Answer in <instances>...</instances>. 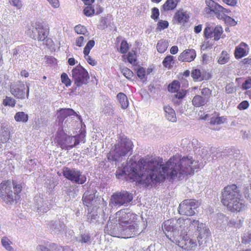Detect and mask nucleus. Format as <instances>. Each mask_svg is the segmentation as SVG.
<instances>
[{
	"instance_id": "obj_45",
	"label": "nucleus",
	"mask_w": 251,
	"mask_h": 251,
	"mask_svg": "<svg viewBox=\"0 0 251 251\" xmlns=\"http://www.w3.org/2000/svg\"><path fill=\"white\" fill-rule=\"evenodd\" d=\"M174 57L171 55L167 56L163 61L162 64L165 67L170 68L173 63Z\"/></svg>"
},
{
	"instance_id": "obj_16",
	"label": "nucleus",
	"mask_w": 251,
	"mask_h": 251,
	"mask_svg": "<svg viewBox=\"0 0 251 251\" xmlns=\"http://www.w3.org/2000/svg\"><path fill=\"white\" fill-rule=\"evenodd\" d=\"M199 205L198 201L195 200H185L179 204L178 212L181 215L192 216L195 213V209Z\"/></svg>"
},
{
	"instance_id": "obj_3",
	"label": "nucleus",
	"mask_w": 251,
	"mask_h": 251,
	"mask_svg": "<svg viewBox=\"0 0 251 251\" xmlns=\"http://www.w3.org/2000/svg\"><path fill=\"white\" fill-rule=\"evenodd\" d=\"M133 147V143L129 139L124 135H120L107 154L108 161L116 165L124 157L132 154Z\"/></svg>"
},
{
	"instance_id": "obj_25",
	"label": "nucleus",
	"mask_w": 251,
	"mask_h": 251,
	"mask_svg": "<svg viewBox=\"0 0 251 251\" xmlns=\"http://www.w3.org/2000/svg\"><path fill=\"white\" fill-rule=\"evenodd\" d=\"M208 98L200 95H196L193 99L192 103L195 107L204 105L208 102Z\"/></svg>"
},
{
	"instance_id": "obj_38",
	"label": "nucleus",
	"mask_w": 251,
	"mask_h": 251,
	"mask_svg": "<svg viewBox=\"0 0 251 251\" xmlns=\"http://www.w3.org/2000/svg\"><path fill=\"white\" fill-rule=\"evenodd\" d=\"M191 76L195 80L201 81L203 80L201 71L199 69H195L192 71Z\"/></svg>"
},
{
	"instance_id": "obj_24",
	"label": "nucleus",
	"mask_w": 251,
	"mask_h": 251,
	"mask_svg": "<svg viewBox=\"0 0 251 251\" xmlns=\"http://www.w3.org/2000/svg\"><path fill=\"white\" fill-rule=\"evenodd\" d=\"M49 227L52 233H57L64 229V225L63 223H56L55 222L50 221L49 224Z\"/></svg>"
},
{
	"instance_id": "obj_8",
	"label": "nucleus",
	"mask_w": 251,
	"mask_h": 251,
	"mask_svg": "<svg viewBox=\"0 0 251 251\" xmlns=\"http://www.w3.org/2000/svg\"><path fill=\"white\" fill-rule=\"evenodd\" d=\"M56 115L59 124H61L63 130L74 127L76 122L75 119L79 118L76 113L71 108L60 109L57 110Z\"/></svg>"
},
{
	"instance_id": "obj_22",
	"label": "nucleus",
	"mask_w": 251,
	"mask_h": 251,
	"mask_svg": "<svg viewBox=\"0 0 251 251\" xmlns=\"http://www.w3.org/2000/svg\"><path fill=\"white\" fill-rule=\"evenodd\" d=\"M196 56V52L194 49H187L184 50L179 56L178 60L183 62H190L194 60Z\"/></svg>"
},
{
	"instance_id": "obj_49",
	"label": "nucleus",
	"mask_w": 251,
	"mask_h": 251,
	"mask_svg": "<svg viewBox=\"0 0 251 251\" xmlns=\"http://www.w3.org/2000/svg\"><path fill=\"white\" fill-rule=\"evenodd\" d=\"M91 5H88L83 10L84 14L87 16H91L95 14V9Z\"/></svg>"
},
{
	"instance_id": "obj_42",
	"label": "nucleus",
	"mask_w": 251,
	"mask_h": 251,
	"mask_svg": "<svg viewBox=\"0 0 251 251\" xmlns=\"http://www.w3.org/2000/svg\"><path fill=\"white\" fill-rule=\"evenodd\" d=\"M3 104L5 106L14 107L16 104V100L12 98L6 96L3 100Z\"/></svg>"
},
{
	"instance_id": "obj_40",
	"label": "nucleus",
	"mask_w": 251,
	"mask_h": 251,
	"mask_svg": "<svg viewBox=\"0 0 251 251\" xmlns=\"http://www.w3.org/2000/svg\"><path fill=\"white\" fill-rule=\"evenodd\" d=\"M9 138V132L8 130L0 131V143H6Z\"/></svg>"
},
{
	"instance_id": "obj_7",
	"label": "nucleus",
	"mask_w": 251,
	"mask_h": 251,
	"mask_svg": "<svg viewBox=\"0 0 251 251\" xmlns=\"http://www.w3.org/2000/svg\"><path fill=\"white\" fill-rule=\"evenodd\" d=\"M105 232L114 237L124 238L133 237L139 234V225L136 221L121 226H114V228H110Z\"/></svg>"
},
{
	"instance_id": "obj_32",
	"label": "nucleus",
	"mask_w": 251,
	"mask_h": 251,
	"mask_svg": "<svg viewBox=\"0 0 251 251\" xmlns=\"http://www.w3.org/2000/svg\"><path fill=\"white\" fill-rule=\"evenodd\" d=\"M229 60V54L225 50L221 53L218 59V63L221 65H224L228 62Z\"/></svg>"
},
{
	"instance_id": "obj_41",
	"label": "nucleus",
	"mask_w": 251,
	"mask_h": 251,
	"mask_svg": "<svg viewBox=\"0 0 251 251\" xmlns=\"http://www.w3.org/2000/svg\"><path fill=\"white\" fill-rule=\"evenodd\" d=\"M95 42L93 40H91L88 42L83 50L84 55H88L90 53L91 50L95 46Z\"/></svg>"
},
{
	"instance_id": "obj_19",
	"label": "nucleus",
	"mask_w": 251,
	"mask_h": 251,
	"mask_svg": "<svg viewBox=\"0 0 251 251\" xmlns=\"http://www.w3.org/2000/svg\"><path fill=\"white\" fill-rule=\"evenodd\" d=\"M223 32V28L221 26L218 25L215 27L207 26L204 30V35L206 38L214 37V40L218 41L221 38Z\"/></svg>"
},
{
	"instance_id": "obj_46",
	"label": "nucleus",
	"mask_w": 251,
	"mask_h": 251,
	"mask_svg": "<svg viewBox=\"0 0 251 251\" xmlns=\"http://www.w3.org/2000/svg\"><path fill=\"white\" fill-rule=\"evenodd\" d=\"M122 73L128 79H131L133 76V72L127 68H124L122 69Z\"/></svg>"
},
{
	"instance_id": "obj_59",
	"label": "nucleus",
	"mask_w": 251,
	"mask_h": 251,
	"mask_svg": "<svg viewBox=\"0 0 251 251\" xmlns=\"http://www.w3.org/2000/svg\"><path fill=\"white\" fill-rule=\"evenodd\" d=\"M228 225L230 226H233L236 228H239L241 226L240 220L238 222H236L234 220H230L228 222Z\"/></svg>"
},
{
	"instance_id": "obj_54",
	"label": "nucleus",
	"mask_w": 251,
	"mask_h": 251,
	"mask_svg": "<svg viewBox=\"0 0 251 251\" xmlns=\"http://www.w3.org/2000/svg\"><path fill=\"white\" fill-rule=\"evenodd\" d=\"M136 55L134 52H129L127 54V60L131 64H134L136 62Z\"/></svg>"
},
{
	"instance_id": "obj_27",
	"label": "nucleus",
	"mask_w": 251,
	"mask_h": 251,
	"mask_svg": "<svg viewBox=\"0 0 251 251\" xmlns=\"http://www.w3.org/2000/svg\"><path fill=\"white\" fill-rule=\"evenodd\" d=\"M117 98L122 109H126L129 105L127 96L123 93L120 92L117 95Z\"/></svg>"
},
{
	"instance_id": "obj_44",
	"label": "nucleus",
	"mask_w": 251,
	"mask_h": 251,
	"mask_svg": "<svg viewBox=\"0 0 251 251\" xmlns=\"http://www.w3.org/2000/svg\"><path fill=\"white\" fill-rule=\"evenodd\" d=\"M75 30L78 34L83 35L85 37H86V34L87 33L86 27L80 25L75 26Z\"/></svg>"
},
{
	"instance_id": "obj_51",
	"label": "nucleus",
	"mask_w": 251,
	"mask_h": 251,
	"mask_svg": "<svg viewBox=\"0 0 251 251\" xmlns=\"http://www.w3.org/2000/svg\"><path fill=\"white\" fill-rule=\"evenodd\" d=\"M225 22L231 26H234L237 24V22L229 16H226L223 19Z\"/></svg>"
},
{
	"instance_id": "obj_29",
	"label": "nucleus",
	"mask_w": 251,
	"mask_h": 251,
	"mask_svg": "<svg viewBox=\"0 0 251 251\" xmlns=\"http://www.w3.org/2000/svg\"><path fill=\"white\" fill-rule=\"evenodd\" d=\"M25 46L22 45L18 46L14 49L13 51V57L21 59L22 58V56L25 55Z\"/></svg>"
},
{
	"instance_id": "obj_53",
	"label": "nucleus",
	"mask_w": 251,
	"mask_h": 251,
	"mask_svg": "<svg viewBox=\"0 0 251 251\" xmlns=\"http://www.w3.org/2000/svg\"><path fill=\"white\" fill-rule=\"evenodd\" d=\"M129 48L128 44L126 41L123 40L122 41L120 46V52L122 53H125Z\"/></svg>"
},
{
	"instance_id": "obj_37",
	"label": "nucleus",
	"mask_w": 251,
	"mask_h": 251,
	"mask_svg": "<svg viewBox=\"0 0 251 251\" xmlns=\"http://www.w3.org/2000/svg\"><path fill=\"white\" fill-rule=\"evenodd\" d=\"M186 94V91L183 89L177 92V94L175 95L176 98L173 100L174 103L179 104L180 101H178V100H182L185 96Z\"/></svg>"
},
{
	"instance_id": "obj_48",
	"label": "nucleus",
	"mask_w": 251,
	"mask_h": 251,
	"mask_svg": "<svg viewBox=\"0 0 251 251\" xmlns=\"http://www.w3.org/2000/svg\"><path fill=\"white\" fill-rule=\"evenodd\" d=\"M61 79L62 82L67 87L71 86V81L66 73H64L61 75Z\"/></svg>"
},
{
	"instance_id": "obj_47",
	"label": "nucleus",
	"mask_w": 251,
	"mask_h": 251,
	"mask_svg": "<svg viewBox=\"0 0 251 251\" xmlns=\"http://www.w3.org/2000/svg\"><path fill=\"white\" fill-rule=\"evenodd\" d=\"M242 243L245 245L251 243V232L246 233L242 236Z\"/></svg>"
},
{
	"instance_id": "obj_36",
	"label": "nucleus",
	"mask_w": 251,
	"mask_h": 251,
	"mask_svg": "<svg viewBox=\"0 0 251 251\" xmlns=\"http://www.w3.org/2000/svg\"><path fill=\"white\" fill-rule=\"evenodd\" d=\"M180 88V84L178 81L174 80L168 86V89L169 92L171 93L177 92Z\"/></svg>"
},
{
	"instance_id": "obj_39",
	"label": "nucleus",
	"mask_w": 251,
	"mask_h": 251,
	"mask_svg": "<svg viewBox=\"0 0 251 251\" xmlns=\"http://www.w3.org/2000/svg\"><path fill=\"white\" fill-rule=\"evenodd\" d=\"M226 120L224 117H213L210 119V124L211 125H220L224 123Z\"/></svg>"
},
{
	"instance_id": "obj_50",
	"label": "nucleus",
	"mask_w": 251,
	"mask_h": 251,
	"mask_svg": "<svg viewBox=\"0 0 251 251\" xmlns=\"http://www.w3.org/2000/svg\"><path fill=\"white\" fill-rule=\"evenodd\" d=\"M217 222L218 224L221 225L227 221V218L222 213H218L216 216Z\"/></svg>"
},
{
	"instance_id": "obj_17",
	"label": "nucleus",
	"mask_w": 251,
	"mask_h": 251,
	"mask_svg": "<svg viewBox=\"0 0 251 251\" xmlns=\"http://www.w3.org/2000/svg\"><path fill=\"white\" fill-rule=\"evenodd\" d=\"M51 202L47 197L36 196L34 198V206L38 213H44L49 211L50 208Z\"/></svg>"
},
{
	"instance_id": "obj_4",
	"label": "nucleus",
	"mask_w": 251,
	"mask_h": 251,
	"mask_svg": "<svg viewBox=\"0 0 251 251\" xmlns=\"http://www.w3.org/2000/svg\"><path fill=\"white\" fill-rule=\"evenodd\" d=\"M222 202L232 212H239L246 207L245 201L240 198V195L235 185L227 186L222 192Z\"/></svg>"
},
{
	"instance_id": "obj_5",
	"label": "nucleus",
	"mask_w": 251,
	"mask_h": 251,
	"mask_svg": "<svg viewBox=\"0 0 251 251\" xmlns=\"http://www.w3.org/2000/svg\"><path fill=\"white\" fill-rule=\"evenodd\" d=\"M86 132L81 131L79 134L68 135L63 129H59L55 136L57 145L63 150H70L80 143L85 142Z\"/></svg>"
},
{
	"instance_id": "obj_57",
	"label": "nucleus",
	"mask_w": 251,
	"mask_h": 251,
	"mask_svg": "<svg viewBox=\"0 0 251 251\" xmlns=\"http://www.w3.org/2000/svg\"><path fill=\"white\" fill-rule=\"evenodd\" d=\"M36 165V161L35 159H30L27 162V168L31 171L33 169H35Z\"/></svg>"
},
{
	"instance_id": "obj_56",
	"label": "nucleus",
	"mask_w": 251,
	"mask_h": 251,
	"mask_svg": "<svg viewBox=\"0 0 251 251\" xmlns=\"http://www.w3.org/2000/svg\"><path fill=\"white\" fill-rule=\"evenodd\" d=\"M90 235L89 234H83L81 235V239L79 242L82 243H87L90 242Z\"/></svg>"
},
{
	"instance_id": "obj_1",
	"label": "nucleus",
	"mask_w": 251,
	"mask_h": 251,
	"mask_svg": "<svg viewBox=\"0 0 251 251\" xmlns=\"http://www.w3.org/2000/svg\"><path fill=\"white\" fill-rule=\"evenodd\" d=\"M200 167L199 162L191 156L180 158L178 155H175L163 165L154 158L146 157L138 163L129 160L126 165L123 164L122 167L117 169L116 175L118 178L127 176L131 180L149 187L163 181L166 177L181 180Z\"/></svg>"
},
{
	"instance_id": "obj_30",
	"label": "nucleus",
	"mask_w": 251,
	"mask_h": 251,
	"mask_svg": "<svg viewBox=\"0 0 251 251\" xmlns=\"http://www.w3.org/2000/svg\"><path fill=\"white\" fill-rule=\"evenodd\" d=\"M192 143L193 145H195L194 149L195 151L197 153H199L201 155L202 158L205 159V158H206V155L207 153V150L206 148H201L200 147H196V145L198 144V141L197 140H193L192 141Z\"/></svg>"
},
{
	"instance_id": "obj_15",
	"label": "nucleus",
	"mask_w": 251,
	"mask_h": 251,
	"mask_svg": "<svg viewBox=\"0 0 251 251\" xmlns=\"http://www.w3.org/2000/svg\"><path fill=\"white\" fill-rule=\"evenodd\" d=\"M32 34L30 37L34 39H37L39 41H44L47 37L49 33L48 26L44 25L40 22H36L32 24Z\"/></svg>"
},
{
	"instance_id": "obj_23",
	"label": "nucleus",
	"mask_w": 251,
	"mask_h": 251,
	"mask_svg": "<svg viewBox=\"0 0 251 251\" xmlns=\"http://www.w3.org/2000/svg\"><path fill=\"white\" fill-rule=\"evenodd\" d=\"M165 117L169 121L175 122L176 121V117L175 110L170 106L164 107Z\"/></svg>"
},
{
	"instance_id": "obj_35",
	"label": "nucleus",
	"mask_w": 251,
	"mask_h": 251,
	"mask_svg": "<svg viewBox=\"0 0 251 251\" xmlns=\"http://www.w3.org/2000/svg\"><path fill=\"white\" fill-rule=\"evenodd\" d=\"M168 47V43L165 41H159L156 46L157 51L160 53L164 52Z\"/></svg>"
},
{
	"instance_id": "obj_43",
	"label": "nucleus",
	"mask_w": 251,
	"mask_h": 251,
	"mask_svg": "<svg viewBox=\"0 0 251 251\" xmlns=\"http://www.w3.org/2000/svg\"><path fill=\"white\" fill-rule=\"evenodd\" d=\"M243 193L245 198L251 203V184L243 189Z\"/></svg>"
},
{
	"instance_id": "obj_28",
	"label": "nucleus",
	"mask_w": 251,
	"mask_h": 251,
	"mask_svg": "<svg viewBox=\"0 0 251 251\" xmlns=\"http://www.w3.org/2000/svg\"><path fill=\"white\" fill-rule=\"evenodd\" d=\"M180 1V0H167L162 5V9L165 11L173 10Z\"/></svg>"
},
{
	"instance_id": "obj_21",
	"label": "nucleus",
	"mask_w": 251,
	"mask_h": 251,
	"mask_svg": "<svg viewBox=\"0 0 251 251\" xmlns=\"http://www.w3.org/2000/svg\"><path fill=\"white\" fill-rule=\"evenodd\" d=\"M249 48L248 45L244 42H241L238 46L236 47L234 50V56L236 59L241 58L246 56L249 52Z\"/></svg>"
},
{
	"instance_id": "obj_33",
	"label": "nucleus",
	"mask_w": 251,
	"mask_h": 251,
	"mask_svg": "<svg viewBox=\"0 0 251 251\" xmlns=\"http://www.w3.org/2000/svg\"><path fill=\"white\" fill-rule=\"evenodd\" d=\"M85 36H79L75 38V42L73 44L74 49L75 50H77V47L81 48L83 46L87 39V38H85Z\"/></svg>"
},
{
	"instance_id": "obj_13",
	"label": "nucleus",
	"mask_w": 251,
	"mask_h": 251,
	"mask_svg": "<svg viewBox=\"0 0 251 251\" xmlns=\"http://www.w3.org/2000/svg\"><path fill=\"white\" fill-rule=\"evenodd\" d=\"M63 174L65 178L74 183L83 184L86 181V176L75 168L65 167L63 170Z\"/></svg>"
},
{
	"instance_id": "obj_63",
	"label": "nucleus",
	"mask_w": 251,
	"mask_h": 251,
	"mask_svg": "<svg viewBox=\"0 0 251 251\" xmlns=\"http://www.w3.org/2000/svg\"><path fill=\"white\" fill-rule=\"evenodd\" d=\"M158 27L161 30L167 28L169 25V23L166 21H160L158 24Z\"/></svg>"
},
{
	"instance_id": "obj_12",
	"label": "nucleus",
	"mask_w": 251,
	"mask_h": 251,
	"mask_svg": "<svg viewBox=\"0 0 251 251\" xmlns=\"http://www.w3.org/2000/svg\"><path fill=\"white\" fill-rule=\"evenodd\" d=\"M29 84L18 81L11 84L10 86V92L16 98L21 100L28 99L29 93Z\"/></svg>"
},
{
	"instance_id": "obj_26",
	"label": "nucleus",
	"mask_w": 251,
	"mask_h": 251,
	"mask_svg": "<svg viewBox=\"0 0 251 251\" xmlns=\"http://www.w3.org/2000/svg\"><path fill=\"white\" fill-rule=\"evenodd\" d=\"M95 198L94 193L87 191L84 193L83 196L82 200L83 203L87 206L92 204L93 201Z\"/></svg>"
},
{
	"instance_id": "obj_10",
	"label": "nucleus",
	"mask_w": 251,
	"mask_h": 251,
	"mask_svg": "<svg viewBox=\"0 0 251 251\" xmlns=\"http://www.w3.org/2000/svg\"><path fill=\"white\" fill-rule=\"evenodd\" d=\"M194 232L196 233L197 240L198 241V236L199 233L197 232V231H196V230H194L193 232L191 231L190 232H188L187 231V232L185 233V234H180L179 239H178V238H176V235H175L174 239L171 240L173 242H176V243L177 244L178 246L184 250H186L187 251L193 250L196 247L197 244L196 241H194L193 239L189 238L188 235L191 236ZM198 242L199 243L198 241Z\"/></svg>"
},
{
	"instance_id": "obj_18",
	"label": "nucleus",
	"mask_w": 251,
	"mask_h": 251,
	"mask_svg": "<svg viewBox=\"0 0 251 251\" xmlns=\"http://www.w3.org/2000/svg\"><path fill=\"white\" fill-rule=\"evenodd\" d=\"M204 12L206 14L210 15L214 13L217 18L220 20H223L227 14H230L231 11L228 9L224 8L222 6L218 4L211 9L209 8H205Z\"/></svg>"
},
{
	"instance_id": "obj_6",
	"label": "nucleus",
	"mask_w": 251,
	"mask_h": 251,
	"mask_svg": "<svg viewBox=\"0 0 251 251\" xmlns=\"http://www.w3.org/2000/svg\"><path fill=\"white\" fill-rule=\"evenodd\" d=\"M137 218L138 216L129 209H121L109 217L104 230H109L110 228H114V226H121L123 224L136 222Z\"/></svg>"
},
{
	"instance_id": "obj_34",
	"label": "nucleus",
	"mask_w": 251,
	"mask_h": 251,
	"mask_svg": "<svg viewBox=\"0 0 251 251\" xmlns=\"http://www.w3.org/2000/svg\"><path fill=\"white\" fill-rule=\"evenodd\" d=\"M2 246L8 251H13L14 249L11 246L12 242L7 237H3L1 240Z\"/></svg>"
},
{
	"instance_id": "obj_62",
	"label": "nucleus",
	"mask_w": 251,
	"mask_h": 251,
	"mask_svg": "<svg viewBox=\"0 0 251 251\" xmlns=\"http://www.w3.org/2000/svg\"><path fill=\"white\" fill-rule=\"evenodd\" d=\"M249 106V103L248 101L247 100H244L238 104L237 108L239 110H245Z\"/></svg>"
},
{
	"instance_id": "obj_55",
	"label": "nucleus",
	"mask_w": 251,
	"mask_h": 251,
	"mask_svg": "<svg viewBox=\"0 0 251 251\" xmlns=\"http://www.w3.org/2000/svg\"><path fill=\"white\" fill-rule=\"evenodd\" d=\"M218 1H219V0H205V2L207 6L206 8H209V9H211L218 4L217 3Z\"/></svg>"
},
{
	"instance_id": "obj_64",
	"label": "nucleus",
	"mask_w": 251,
	"mask_h": 251,
	"mask_svg": "<svg viewBox=\"0 0 251 251\" xmlns=\"http://www.w3.org/2000/svg\"><path fill=\"white\" fill-rule=\"evenodd\" d=\"M242 89L244 90H247L251 88V79L249 78L245 80V81L242 84Z\"/></svg>"
},
{
	"instance_id": "obj_61",
	"label": "nucleus",
	"mask_w": 251,
	"mask_h": 251,
	"mask_svg": "<svg viewBox=\"0 0 251 251\" xmlns=\"http://www.w3.org/2000/svg\"><path fill=\"white\" fill-rule=\"evenodd\" d=\"M12 186L14 189V194L18 195L22 190V186L20 184H16L13 181L12 182Z\"/></svg>"
},
{
	"instance_id": "obj_60",
	"label": "nucleus",
	"mask_w": 251,
	"mask_h": 251,
	"mask_svg": "<svg viewBox=\"0 0 251 251\" xmlns=\"http://www.w3.org/2000/svg\"><path fill=\"white\" fill-rule=\"evenodd\" d=\"M201 93L203 96V97H206L208 98V101L210 96L211 94V91L208 88H204L201 89Z\"/></svg>"
},
{
	"instance_id": "obj_14",
	"label": "nucleus",
	"mask_w": 251,
	"mask_h": 251,
	"mask_svg": "<svg viewBox=\"0 0 251 251\" xmlns=\"http://www.w3.org/2000/svg\"><path fill=\"white\" fill-rule=\"evenodd\" d=\"M12 188V181H3L0 184V198L6 203H11L14 201Z\"/></svg>"
},
{
	"instance_id": "obj_9",
	"label": "nucleus",
	"mask_w": 251,
	"mask_h": 251,
	"mask_svg": "<svg viewBox=\"0 0 251 251\" xmlns=\"http://www.w3.org/2000/svg\"><path fill=\"white\" fill-rule=\"evenodd\" d=\"M133 195L126 191L117 192L112 194L109 201L111 207L127 206L133 200Z\"/></svg>"
},
{
	"instance_id": "obj_52",
	"label": "nucleus",
	"mask_w": 251,
	"mask_h": 251,
	"mask_svg": "<svg viewBox=\"0 0 251 251\" xmlns=\"http://www.w3.org/2000/svg\"><path fill=\"white\" fill-rule=\"evenodd\" d=\"M137 75L141 79H143L146 76V70L143 67H139L137 70Z\"/></svg>"
},
{
	"instance_id": "obj_31",
	"label": "nucleus",
	"mask_w": 251,
	"mask_h": 251,
	"mask_svg": "<svg viewBox=\"0 0 251 251\" xmlns=\"http://www.w3.org/2000/svg\"><path fill=\"white\" fill-rule=\"evenodd\" d=\"M14 119L18 122L26 123L28 120V116L24 112H18L14 116Z\"/></svg>"
},
{
	"instance_id": "obj_11",
	"label": "nucleus",
	"mask_w": 251,
	"mask_h": 251,
	"mask_svg": "<svg viewBox=\"0 0 251 251\" xmlns=\"http://www.w3.org/2000/svg\"><path fill=\"white\" fill-rule=\"evenodd\" d=\"M72 76L74 81L75 89L88 83L89 76L88 72L81 65H78L72 71Z\"/></svg>"
},
{
	"instance_id": "obj_58",
	"label": "nucleus",
	"mask_w": 251,
	"mask_h": 251,
	"mask_svg": "<svg viewBox=\"0 0 251 251\" xmlns=\"http://www.w3.org/2000/svg\"><path fill=\"white\" fill-rule=\"evenodd\" d=\"M159 15V9L157 8L154 7L152 9L151 18L156 21Z\"/></svg>"
},
{
	"instance_id": "obj_20",
	"label": "nucleus",
	"mask_w": 251,
	"mask_h": 251,
	"mask_svg": "<svg viewBox=\"0 0 251 251\" xmlns=\"http://www.w3.org/2000/svg\"><path fill=\"white\" fill-rule=\"evenodd\" d=\"M190 12L183 9H179L175 13L174 19L179 24L184 25L188 22L190 18Z\"/></svg>"
},
{
	"instance_id": "obj_2",
	"label": "nucleus",
	"mask_w": 251,
	"mask_h": 251,
	"mask_svg": "<svg viewBox=\"0 0 251 251\" xmlns=\"http://www.w3.org/2000/svg\"><path fill=\"white\" fill-rule=\"evenodd\" d=\"M162 228L168 232H173V236L179 232L183 234L187 233V230L190 232L196 230L199 233L198 239L200 246L203 244L205 239L210 235L209 229L205 224L191 218L168 220L164 222Z\"/></svg>"
}]
</instances>
